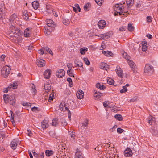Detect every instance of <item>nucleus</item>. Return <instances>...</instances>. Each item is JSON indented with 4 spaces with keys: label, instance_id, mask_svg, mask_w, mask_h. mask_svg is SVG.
I'll return each instance as SVG.
<instances>
[{
    "label": "nucleus",
    "instance_id": "obj_1",
    "mask_svg": "<svg viewBox=\"0 0 158 158\" xmlns=\"http://www.w3.org/2000/svg\"><path fill=\"white\" fill-rule=\"evenodd\" d=\"M8 33L10 35H10V39L13 42H19L22 40L21 37L22 32L19 28L14 26L13 25L10 26L8 30Z\"/></svg>",
    "mask_w": 158,
    "mask_h": 158
},
{
    "label": "nucleus",
    "instance_id": "obj_2",
    "mask_svg": "<svg viewBox=\"0 0 158 158\" xmlns=\"http://www.w3.org/2000/svg\"><path fill=\"white\" fill-rule=\"evenodd\" d=\"M3 98L5 101L6 103H9L12 105H14L15 103V95L12 94L11 95L4 94L3 95Z\"/></svg>",
    "mask_w": 158,
    "mask_h": 158
},
{
    "label": "nucleus",
    "instance_id": "obj_3",
    "mask_svg": "<svg viewBox=\"0 0 158 158\" xmlns=\"http://www.w3.org/2000/svg\"><path fill=\"white\" fill-rule=\"evenodd\" d=\"M11 68L9 66L6 65L4 66L1 70V73L5 78L7 77V75L10 73Z\"/></svg>",
    "mask_w": 158,
    "mask_h": 158
},
{
    "label": "nucleus",
    "instance_id": "obj_4",
    "mask_svg": "<svg viewBox=\"0 0 158 158\" xmlns=\"http://www.w3.org/2000/svg\"><path fill=\"white\" fill-rule=\"evenodd\" d=\"M153 68L152 65L147 64L146 65L144 69V72L148 75L152 74L154 72Z\"/></svg>",
    "mask_w": 158,
    "mask_h": 158
},
{
    "label": "nucleus",
    "instance_id": "obj_5",
    "mask_svg": "<svg viewBox=\"0 0 158 158\" xmlns=\"http://www.w3.org/2000/svg\"><path fill=\"white\" fill-rule=\"evenodd\" d=\"M49 125V121L48 119H44L41 123V126L40 127L41 129L43 130L48 128Z\"/></svg>",
    "mask_w": 158,
    "mask_h": 158
},
{
    "label": "nucleus",
    "instance_id": "obj_6",
    "mask_svg": "<svg viewBox=\"0 0 158 158\" xmlns=\"http://www.w3.org/2000/svg\"><path fill=\"white\" fill-rule=\"evenodd\" d=\"M124 155L126 157H131L133 153L132 150L129 148H127L124 151Z\"/></svg>",
    "mask_w": 158,
    "mask_h": 158
},
{
    "label": "nucleus",
    "instance_id": "obj_7",
    "mask_svg": "<svg viewBox=\"0 0 158 158\" xmlns=\"http://www.w3.org/2000/svg\"><path fill=\"white\" fill-rule=\"evenodd\" d=\"M59 108L60 110L65 111L68 110V106L65 102H62L59 105Z\"/></svg>",
    "mask_w": 158,
    "mask_h": 158
},
{
    "label": "nucleus",
    "instance_id": "obj_8",
    "mask_svg": "<svg viewBox=\"0 0 158 158\" xmlns=\"http://www.w3.org/2000/svg\"><path fill=\"white\" fill-rule=\"evenodd\" d=\"M115 71L118 76L122 78L123 75V72L122 69L118 66H117L115 69Z\"/></svg>",
    "mask_w": 158,
    "mask_h": 158
},
{
    "label": "nucleus",
    "instance_id": "obj_9",
    "mask_svg": "<svg viewBox=\"0 0 158 158\" xmlns=\"http://www.w3.org/2000/svg\"><path fill=\"white\" fill-rule=\"evenodd\" d=\"M46 23L47 26L49 27H54L56 26L55 23L51 19H47Z\"/></svg>",
    "mask_w": 158,
    "mask_h": 158
},
{
    "label": "nucleus",
    "instance_id": "obj_10",
    "mask_svg": "<svg viewBox=\"0 0 158 158\" xmlns=\"http://www.w3.org/2000/svg\"><path fill=\"white\" fill-rule=\"evenodd\" d=\"M106 24V21L103 20H100L98 23V25L100 29H103L105 27Z\"/></svg>",
    "mask_w": 158,
    "mask_h": 158
},
{
    "label": "nucleus",
    "instance_id": "obj_11",
    "mask_svg": "<svg viewBox=\"0 0 158 158\" xmlns=\"http://www.w3.org/2000/svg\"><path fill=\"white\" fill-rule=\"evenodd\" d=\"M65 72L63 69H59L56 73V75L58 78H62L65 75Z\"/></svg>",
    "mask_w": 158,
    "mask_h": 158
},
{
    "label": "nucleus",
    "instance_id": "obj_12",
    "mask_svg": "<svg viewBox=\"0 0 158 158\" xmlns=\"http://www.w3.org/2000/svg\"><path fill=\"white\" fill-rule=\"evenodd\" d=\"M51 74V71L49 69H47L44 72V77L46 79L49 78Z\"/></svg>",
    "mask_w": 158,
    "mask_h": 158
},
{
    "label": "nucleus",
    "instance_id": "obj_13",
    "mask_svg": "<svg viewBox=\"0 0 158 158\" xmlns=\"http://www.w3.org/2000/svg\"><path fill=\"white\" fill-rule=\"evenodd\" d=\"M31 29L30 28H27L24 31V35L26 37L30 36L31 32Z\"/></svg>",
    "mask_w": 158,
    "mask_h": 158
},
{
    "label": "nucleus",
    "instance_id": "obj_14",
    "mask_svg": "<svg viewBox=\"0 0 158 158\" xmlns=\"http://www.w3.org/2000/svg\"><path fill=\"white\" fill-rule=\"evenodd\" d=\"M18 19V18L17 17L16 14H14L10 16L9 19V21L11 23L14 24L15 22Z\"/></svg>",
    "mask_w": 158,
    "mask_h": 158
},
{
    "label": "nucleus",
    "instance_id": "obj_15",
    "mask_svg": "<svg viewBox=\"0 0 158 158\" xmlns=\"http://www.w3.org/2000/svg\"><path fill=\"white\" fill-rule=\"evenodd\" d=\"M102 52V54L108 57L112 56L113 55V53L112 52L108 50H107L106 51L103 50Z\"/></svg>",
    "mask_w": 158,
    "mask_h": 158
},
{
    "label": "nucleus",
    "instance_id": "obj_16",
    "mask_svg": "<svg viewBox=\"0 0 158 158\" xmlns=\"http://www.w3.org/2000/svg\"><path fill=\"white\" fill-rule=\"evenodd\" d=\"M45 61L42 59H38L36 60L37 64L40 67H42L44 65Z\"/></svg>",
    "mask_w": 158,
    "mask_h": 158
},
{
    "label": "nucleus",
    "instance_id": "obj_17",
    "mask_svg": "<svg viewBox=\"0 0 158 158\" xmlns=\"http://www.w3.org/2000/svg\"><path fill=\"white\" fill-rule=\"evenodd\" d=\"M6 9L5 8L0 9V19L2 20L3 18L4 17V14L6 12Z\"/></svg>",
    "mask_w": 158,
    "mask_h": 158
},
{
    "label": "nucleus",
    "instance_id": "obj_18",
    "mask_svg": "<svg viewBox=\"0 0 158 158\" xmlns=\"http://www.w3.org/2000/svg\"><path fill=\"white\" fill-rule=\"evenodd\" d=\"M102 95V94L96 91H94V96L96 100L98 99Z\"/></svg>",
    "mask_w": 158,
    "mask_h": 158
},
{
    "label": "nucleus",
    "instance_id": "obj_19",
    "mask_svg": "<svg viewBox=\"0 0 158 158\" xmlns=\"http://www.w3.org/2000/svg\"><path fill=\"white\" fill-rule=\"evenodd\" d=\"M84 93L82 90H79L76 93V95L77 98L79 99H81L84 96Z\"/></svg>",
    "mask_w": 158,
    "mask_h": 158
},
{
    "label": "nucleus",
    "instance_id": "obj_20",
    "mask_svg": "<svg viewBox=\"0 0 158 158\" xmlns=\"http://www.w3.org/2000/svg\"><path fill=\"white\" fill-rule=\"evenodd\" d=\"M148 121L150 125H152L153 123H155V118L154 117L150 116L149 117V119Z\"/></svg>",
    "mask_w": 158,
    "mask_h": 158
},
{
    "label": "nucleus",
    "instance_id": "obj_21",
    "mask_svg": "<svg viewBox=\"0 0 158 158\" xmlns=\"http://www.w3.org/2000/svg\"><path fill=\"white\" fill-rule=\"evenodd\" d=\"M23 18L26 20L28 19V14L26 10H24L23 11Z\"/></svg>",
    "mask_w": 158,
    "mask_h": 158
},
{
    "label": "nucleus",
    "instance_id": "obj_22",
    "mask_svg": "<svg viewBox=\"0 0 158 158\" xmlns=\"http://www.w3.org/2000/svg\"><path fill=\"white\" fill-rule=\"evenodd\" d=\"M128 63L129 65L130 68L132 70L134 69L135 67V63L132 60H128Z\"/></svg>",
    "mask_w": 158,
    "mask_h": 158
},
{
    "label": "nucleus",
    "instance_id": "obj_23",
    "mask_svg": "<svg viewBox=\"0 0 158 158\" xmlns=\"http://www.w3.org/2000/svg\"><path fill=\"white\" fill-rule=\"evenodd\" d=\"M100 68L101 69L103 70H107V69H108V65L107 64L104 63H102L100 65Z\"/></svg>",
    "mask_w": 158,
    "mask_h": 158
},
{
    "label": "nucleus",
    "instance_id": "obj_24",
    "mask_svg": "<svg viewBox=\"0 0 158 158\" xmlns=\"http://www.w3.org/2000/svg\"><path fill=\"white\" fill-rule=\"evenodd\" d=\"M121 54L127 60H129L130 57L128 55L127 53L123 50L121 52Z\"/></svg>",
    "mask_w": 158,
    "mask_h": 158
},
{
    "label": "nucleus",
    "instance_id": "obj_25",
    "mask_svg": "<svg viewBox=\"0 0 158 158\" xmlns=\"http://www.w3.org/2000/svg\"><path fill=\"white\" fill-rule=\"evenodd\" d=\"M10 146L13 149H15L16 148L17 146V143L14 140H13L11 142Z\"/></svg>",
    "mask_w": 158,
    "mask_h": 158
},
{
    "label": "nucleus",
    "instance_id": "obj_26",
    "mask_svg": "<svg viewBox=\"0 0 158 158\" xmlns=\"http://www.w3.org/2000/svg\"><path fill=\"white\" fill-rule=\"evenodd\" d=\"M39 3L37 1H34L32 3V6L35 9H37L38 7Z\"/></svg>",
    "mask_w": 158,
    "mask_h": 158
},
{
    "label": "nucleus",
    "instance_id": "obj_27",
    "mask_svg": "<svg viewBox=\"0 0 158 158\" xmlns=\"http://www.w3.org/2000/svg\"><path fill=\"white\" fill-rule=\"evenodd\" d=\"M115 11L117 13H118L120 15H121L122 13H123V7L122 6L119 7L118 9H115Z\"/></svg>",
    "mask_w": 158,
    "mask_h": 158
},
{
    "label": "nucleus",
    "instance_id": "obj_28",
    "mask_svg": "<svg viewBox=\"0 0 158 158\" xmlns=\"http://www.w3.org/2000/svg\"><path fill=\"white\" fill-rule=\"evenodd\" d=\"M62 22L64 24L66 25H67L70 23L69 20L67 18H63L62 20Z\"/></svg>",
    "mask_w": 158,
    "mask_h": 158
},
{
    "label": "nucleus",
    "instance_id": "obj_29",
    "mask_svg": "<svg viewBox=\"0 0 158 158\" xmlns=\"http://www.w3.org/2000/svg\"><path fill=\"white\" fill-rule=\"evenodd\" d=\"M44 89L45 91L48 92L51 89V86L49 84H47L44 85Z\"/></svg>",
    "mask_w": 158,
    "mask_h": 158
},
{
    "label": "nucleus",
    "instance_id": "obj_30",
    "mask_svg": "<svg viewBox=\"0 0 158 158\" xmlns=\"http://www.w3.org/2000/svg\"><path fill=\"white\" fill-rule=\"evenodd\" d=\"M88 121L87 120H85L82 123V126L81 127V128H83V129L85 127H86L88 126Z\"/></svg>",
    "mask_w": 158,
    "mask_h": 158
},
{
    "label": "nucleus",
    "instance_id": "obj_31",
    "mask_svg": "<svg viewBox=\"0 0 158 158\" xmlns=\"http://www.w3.org/2000/svg\"><path fill=\"white\" fill-rule=\"evenodd\" d=\"M46 156H49L53 153V152L52 150H46L45 152Z\"/></svg>",
    "mask_w": 158,
    "mask_h": 158
},
{
    "label": "nucleus",
    "instance_id": "obj_32",
    "mask_svg": "<svg viewBox=\"0 0 158 158\" xmlns=\"http://www.w3.org/2000/svg\"><path fill=\"white\" fill-rule=\"evenodd\" d=\"M74 70L73 69L71 70H68L67 71V73L68 74L70 77H74V74L73 73Z\"/></svg>",
    "mask_w": 158,
    "mask_h": 158
},
{
    "label": "nucleus",
    "instance_id": "obj_33",
    "mask_svg": "<svg viewBox=\"0 0 158 158\" xmlns=\"http://www.w3.org/2000/svg\"><path fill=\"white\" fill-rule=\"evenodd\" d=\"M115 118L117 120L119 121L122 120L123 118L122 116L119 114H116L114 116Z\"/></svg>",
    "mask_w": 158,
    "mask_h": 158
},
{
    "label": "nucleus",
    "instance_id": "obj_34",
    "mask_svg": "<svg viewBox=\"0 0 158 158\" xmlns=\"http://www.w3.org/2000/svg\"><path fill=\"white\" fill-rule=\"evenodd\" d=\"M44 32L47 35H49L50 33V31L49 29L47 28V27L45 26L44 29Z\"/></svg>",
    "mask_w": 158,
    "mask_h": 158
},
{
    "label": "nucleus",
    "instance_id": "obj_35",
    "mask_svg": "<svg viewBox=\"0 0 158 158\" xmlns=\"http://www.w3.org/2000/svg\"><path fill=\"white\" fill-rule=\"evenodd\" d=\"M60 122L62 125L63 126H65L67 125V123L65 119H62L60 120Z\"/></svg>",
    "mask_w": 158,
    "mask_h": 158
},
{
    "label": "nucleus",
    "instance_id": "obj_36",
    "mask_svg": "<svg viewBox=\"0 0 158 158\" xmlns=\"http://www.w3.org/2000/svg\"><path fill=\"white\" fill-rule=\"evenodd\" d=\"M90 6L89 3H87L84 6V9L85 11H88L89 10V9Z\"/></svg>",
    "mask_w": 158,
    "mask_h": 158
},
{
    "label": "nucleus",
    "instance_id": "obj_37",
    "mask_svg": "<svg viewBox=\"0 0 158 158\" xmlns=\"http://www.w3.org/2000/svg\"><path fill=\"white\" fill-rule=\"evenodd\" d=\"M134 27L132 26L131 24H129L128 26V29L130 31H133L134 30Z\"/></svg>",
    "mask_w": 158,
    "mask_h": 158
},
{
    "label": "nucleus",
    "instance_id": "obj_38",
    "mask_svg": "<svg viewBox=\"0 0 158 158\" xmlns=\"http://www.w3.org/2000/svg\"><path fill=\"white\" fill-rule=\"evenodd\" d=\"M107 82L108 84L112 85L114 83V80L110 78H108L107 79Z\"/></svg>",
    "mask_w": 158,
    "mask_h": 158
},
{
    "label": "nucleus",
    "instance_id": "obj_39",
    "mask_svg": "<svg viewBox=\"0 0 158 158\" xmlns=\"http://www.w3.org/2000/svg\"><path fill=\"white\" fill-rule=\"evenodd\" d=\"M57 123V118H54L53 119L51 124L52 126H56Z\"/></svg>",
    "mask_w": 158,
    "mask_h": 158
},
{
    "label": "nucleus",
    "instance_id": "obj_40",
    "mask_svg": "<svg viewBox=\"0 0 158 158\" xmlns=\"http://www.w3.org/2000/svg\"><path fill=\"white\" fill-rule=\"evenodd\" d=\"M147 42H144V41H143L141 43V46H142L141 48L142 49L146 48L147 47Z\"/></svg>",
    "mask_w": 158,
    "mask_h": 158
},
{
    "label": "nucleus",
    "instance_id": "obj_41",
    "mask_svg": "<svg viewBox=\"0 0 158 158\" xmlns=\"http://www.w3.org/2000/svg\"><path fill=\"white\" fill-rule=\"evenodd\" d=\"M83 60L85 63L87 65H89L90 64V62L86 58H84Z\"/></svg>",
    "mask_w": 158,
    "mask_h": 158
},
{
    "label": "nucleus",
    "instance_id": "obj_42",
    "mask_svg": "<svg viewBox=\"0 0 158 158\" xmlns=\"http://www.w3.org/2000/svg\"><path fill=\"white\" fill-rule=\"evenodd\" d=\"M54 93H52L50 95L49 97V99L48 101L49 102H51L52 100H53L54 98Z\"/></svg>",
    "mask_w": 158,
    "mask_h": 158
},
{
    "label": "nucleus",
    "instance_id": "obj_43",
    "mask_svg": "<svg viewBox=\"0 0 158 158\" xmlns=\"http://www.w3.org/2000/svg\"><path fill=\"white\" fill-rule=\"evenodd\" d=\"M31 92L34 94H35L36 93V90L35 88V86L33 85L32 88L31 90Z\"/></svg>",
    "mask_w": 158,
    "mask_h": 158
},
{
    "label": "nucleus",
    "instance_id": "obj_44",
    "mask_svg": "<svg viewBox=\"0 0 158 158\" xmlns=\"http://www.w3.org/2000/svg\"><path fill=\"white\" fill-rule=\"evenodd\" d=\"M38 52L41 55L44 54H47L46 50H38Z\"/></svg>",
    "mask_w": 158,
    "mask_h": 158
},
{
    "label": "nucleus",
    "instance_id": "obj_45",
    "mask_svg": "<svg viewBox=\"0 0 158 158\" xmlns=\"http://www.w3.org/2000/svg\"><path fill=\"white\" fill-rule=\"evenodd\" d=\"M88 48L92 49H95V48L93 46H90L88 48L86 47H83L82 48H81L80 49H88Z\"/></svg>",
    "mask_w": 158,
    "mask_h": 158
},
{
    "label": "nucleus",
    "instance_id": "obj_46",
    "mask_svg": "<svg viewBox=\"0 0 158 158\" xmlns=\"http://www.w3.org/2000/svg\"><path fill=\"white\" fill-rule=\"evenodd\" d=\"M96 2L99 5H101L103 2V0H95Z\"/></svg>",
    "mask_w": 158,
    "mask_h": 158
},
{
    "label": "nucleus",
    "instance_id": "obj_47",
    "mask_svg": "<svg viewBox=\"0 0 158 158\" xmlns=\"http://www.w3.org/2000/svg\"><path fill=\"white\" fill-rule=\"evenodd\" d=\"M68 134L70 135V136L71 138H73L75 136V135L74 134V133L73 132H71V131H68Z\"/></svg>",
    "mask_w": 158,
    "mask_h": 158
},
{
    "label": "nucleus",
    "instance_id": "obj_48",
    "mask_svg": "<svg viewBox=\"0 0 158 158\" xmlns=\"http://www.w3.org/2000/svg\"><path fill=\"white\" fill-rule=\"evenodd\" d=\"M124 131V130L120 128H118L117 129V132L118 133L121 134Z\"/></svg>",
    "mask_w": 158,
    "mask_h": 158
},
{
    "label": "nucleus",
    "instance_id": "obj_49",
    "mask_svg": "<svg viewBox=\"0 0 158 158\" xmlns=\"http://www.w3.org/2000/svg\"><path fill=\"white\" fill-rule=\"evenodd\" d=\"M107 36L105 34H101V35H99V37H101L102 39H104L107 38V37H106Z\"/></svg>",
    "mask_w": 158,
    "mask_h": 158
},
{
    "label": "nucleus",
    "instance_id": "obj_50",
    "mask_svg": "<svg viewBox=\"0 0 158 158\" xmlns=\"http://www.w3.org/2000/svg\"><path fill=\"white\" fill-rule=\"evenodd\" d=\"M10 88H12L13 89H15L17 88V85L16 83H14L13 84L10 85Z\"/></svg>",
    "mask_w": 158,
    "mask_h": 158
},
{
    "label": "nucleus",
    "instance_id": "obj_51",
    "mask_svg": "<svg viewBox=\"0 0 158 158\" xmlns=\"http://www.w3.org/2000/svg\"><path fill=\"white\" fill-rule=\"evenodd\" d=\"M127 3L129 6H131L132 4V1L131 0H127Z\"/></svg>",
    "mask_w": 158,
    "mask_h": 158
},
{
    "label": "nucleus",
    "instance_id": "obj_52",
    "mask_svg": "<svg viewBox=\"0 0 158 158\" xmlns=\"http://www.w3.org/2000/svg\"><path fill=\"white\" fill-rule=\"evenodd\" d=\"M68 111V116L69 118V119L70 120H71V113L70 110L68 109L67 110Z\"/></svg>",
    "mask_w": 158,
    "mask_h": 158
},
{
    "label": "nucleus",
    "instance_id": "obj_53",
    "mask_svg": "<svg viewBox=\"0 0 158 158\" xmlns=\"http://www.w3.org/2000/svg\"><path fill=\"white\" fill-rule=\"evenodd\" d=\"M27 134L28 136H31L32 135V132L29 130H27Z\"/></svg>",
    "mask_w": 158,
    "mask_h": 158
},
{
    "label": "nucleus",
    "instance_id": "obj_54",
    "mask_svg": "<svg viewBox=\"0 0 158 158\" xmlns=\"http://www.w3.org/2000/svg\"><path fill=\"white\" fill-rule=\"evenodd\" d=\"M49 135L52 137H54L55 136V134L54 132L52 131H50L49 132Z\"/></svg>",
    "mask_w": 158,
    "mask_h": 158
},
{
    "label": "nucleus",
    "instance_id": "obj_55",
    "mask_svg": "<svg viewBox=\"0 0 158 158\" xmlns=\"http://www.w3.org/2000/svg\"><path fill=\"white\" fill-rule=\"evenodd\" d=\"M67 67L68 68V70H71V69H72V64H67Z\"/></svg>",
    "mask_w": 158,
    "mask_h": 158
},
{
    "label": "nucleus",
    "instance_id": "obj_56",
    "mask_svg": "<svg viewBox=\"0 0 158 158\" xmlns=\"http://www.w3.org/2000/svg\"><path fill=\"white\" fill-rule=\"evenodd\" d=\"M152 18L150 16H148L147 17V22H151Z\"/></svg>",
    "mask_w": 158,
    "mask_h": 158
},
{
    "label": "nucleus",
    "instance_id": "obj_57",
    "mask_svg": "<svg viewBox=\"0 0 158 158\" xmlns=\"http://www.w3.org/2000/svg\"><path fill=\"white\" fill-rule=\"evenodd\" d=\"M44 156V152H42L38 156V158H43Z\"/></svg>",
    "mask_w": 158,
    "mask_h": 158
},
{
    "label": "nucleus",
    "instance_id": "obj_58",
    "mask_svg": "<svg viewBox=\"0 0 158 158\" xmlns=\"http://www.w3.org/2000/svg\"><path fill=\"white\" fill-rule=\"evenodd\" d=\"M67 80L70 85H72V80L70 78H68L67 79Z\"/></svg>",
    "mask_w": 158,
    "mask_h": 158
},
{
    "label": "nucleus",
    "instance_id": "obj_59",
    "mask_svg": "<svg viewBox=\"0 0 158 158\" xmlns=\"http://www.w3.org/2000/svg\"><path fill=\"white\" fill-rule=\"evenodd\" d=\"M82 66V63L81 61H79L78 64H77V66H78V67H81Z\"/></svg>",
    "mask_w": 158,
    "mask_h": 158
},
{
    "label": "nucleus",
    "instance_id": "obj_60",
    "mask_svg": "<svg viewBox=\"0 0 158 158\" xmlns=\"http://www.w3.org/2000/svg\"><path fill=\"white\" fill-rule=\"evenodd\" d=\"M106 87L105 86L103 85H101L100 87L99 88V89L101 90H104Z\"/></svg>",
    "mask_w": 158,
    "mask_h": 158
},
{
    "label": "nucleus",
    "instance_id": "obj_61",
    "mask_svg": "<svg viewBox=\"0 0 158 158\" xmlns=\"http://www.w3.org/2000/svg\"><path fill=\"white\" fill-rule=\"evenodd\" d=\"M126 27L123 26V27H120V28H119V30L120 31H125V29H126Z\"/></svg>",
    "mask_w": 158,
    "mask_h": 158
},
{
    "label": "nucleus",
    "instance_id": "obj_62",
    "mask_svg": "<svg viewBox=\"0 0 158 158\" xmlns=\"http://www.w3.org/2000/svg\"><path fill=\"white\" fill-rule=\"evenodd\" d=\"M0 136L2 138H5V137L8 136V135H6L5 133L3 132L1 133L0 134Z\"/></svg>",
    "mask_w": 158,
    "mask_h": 158
},
{
    "label": "nucleus",
    "instance_id": "obj_63",
    "mask_svg": "<svg viewBox=\"0 0 158 158\" xmlns=\"http://www.w3.org/2000/svg\"><path fill=\"white\" fill-rule=\"evenodd\" d=\"M88 50H80V53L82 55L85 54V53Z\"/></svg>",
    "mask_w": 158,
    "mask_h": 158
},
{
    "label": "nucleus",
    "instance_id": "obj_64",
    "mask_svg": "<svg viewBox=\"0 0 158 158\" xmlns=\"http://www.w3.org/2000/svg\"><path fill=\"white\" fill-rule=\"evenodd\" d=\"M35 48V47L31 45H30L28 47V49H32Z\"/></svg>",
    "mask_w": 158,
    "mask_h": 158
}]
</instances>
